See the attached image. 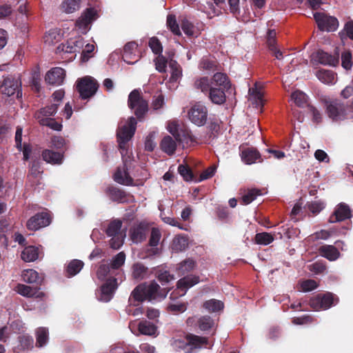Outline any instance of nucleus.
Here are the masks:
<instances>
[{
  "label": "nucleus",
  "mask_w": 353,
  "mask_h": 353,
  "mask_svg": "<svg viewBox=\"0 0 353 353\" xmlns=\"http://www.w3.org/2000/svg\"><path fill=\"white\" fill-rule=\"evenodd\" d=\"M137 126L136 119L131 117L127 121H121L117 130V138L123 161V167L119 168L114 174L116 182L125 185H132L133 180L128 172V164L131 161L130 156H127L126 143L134 135Z\"/></svg>",
  "instance_id": "f257e3e1"
},
{
  "label": "nucleus",
  "mask_w": 353,
  "mask_h": 353,
  "mask_svg": "<svg viewBox=\"0 0 353 353\" xmlns=\"http://www.w3.org/2000/svg\"><path fill=\"white\" fill-rule=\"evenodd\" d=\"M168 294L166 289H161L160 286L155 282L150 284L142 283L137 285L132 292L130 298L138 302H143L145 300L156 301L164 299Z\"/></svg>",
  "instance_id": "f03ea898"
},
{
  "label": "nucleus",
  "mask_w": 353,
  "mask_h": 353,
  "mask_svg": "<svg viewBox=\"0 0 353 353\" xmlns=\"http://www.w3.org/2000/svg\"><path fill=\"white\" fill-rule=\"evenodd\" d=\"M208 343V339L194 334H188L183 339H176L173 345L178 351L183 353H193L195 350L200 349Z\"/></svg>",
  "instance_id": "7ed1b4c3"
},
{
  "label": "nucleus",
  "mask_w": 353,
  "mask_h": 353,
  "mask_svg": "<svg viewBox=\"0 0 353 353\" xmlns=\"http://www.w3.org/2000/svg\"><path fill=\"white\" fill-rule=\"evenodd\" d=\"M128 106L134 110L138 118L143 116L148 110V103L141 96L139 90H132L128 96Z\"/></svg>",
  "instance_id": "20e7f679"
},
{
  "label": "nucleus",
  "mask_w": 353,
  "mask_h": 353,
  "mask_svg": "<svg viewBox=\"0 0 353 353\" xmlns=\"http://www.w3.org/2000/svg\"><path fill=\"white\" fill-rule=\"evenodd\" d=\"M98 88L99 83L92 77H85L77 82V89L80 94V97L83 99L92 97Z\"/></svg>",
  "instance_id": "39448f33"
},
{
  "label": "nucleus",
  "mask_w": 353,
  "mask_h": 353,
  "mask_svg": "<svg viewBox=\"0 0 353 353\" xmlns=\"http://www.w3.org/2000/svg\"><path fill=\"white\" fill-rule=\"evenodd\" d=\"M97 19V12L92 8L85 9L78 18L75 27L81 34H86L91 28L92 23Z\"/></svg>",
  "instance_id": "423d86ee"
},
{
  "label": "nucleus",
  "mask_w": 353,
  "mask_h": 353,
  "mask_svg": "<svg viewBox=\"0 0 353 353\" xmlns=\"http://www.w3.org/2000/svg\"><path fill=\"white\" fill-rule=\"evenodd\" d=\"M21 82L17 77H6L2 83L0 85V92L8 97L17 94V98L21 97Z\"/></svg>",
  "instance_id": "0eeeda50"
},
{
  "label": "nucleus",
  "mask_w": 353,
  "mask_h": 353,
  "mask_svg": "<svg viewBox=\"0 0 353 353\" xmlns=\"http://www.w3.org/2000/svg\"><path fill=\"white\" fill-rule=\"evenodd\" d=\"M190 121L197 126H203L208 119V109L201 103L193 105L188 112Z\"/></svg>",
  "instance_id": "6e6552de"
},
{
  "label": "nucleus",
  "mask_w": 353,
  "mask_h": 353,
  "mask_svg": "<svg viewBox=\"0 0 353 353\" xmlns=\"http://www.w3.org/2000/svg\"><path fill=\"white\" fill-rule=\"evenodd\" d=\"M314 19L320 30L327 32H332L337 29L339 22L336 18L328 16L323 12L314 14Z\"/></svg>",
  "instance_id": "1a4fd4ad"
},
{
  "label": "nucleus",
  "mask_w": 353,
  "mask_h": 353,
  "mask_svg": "<svg viewBox=\"0 0 353 353\" xmlns=\"http://www.w3.org/2000/svg\"><path fill=\"white\" fill-rule=\"evenodd\" d=\"M327 114L333 121H340L345 118L347 109L345 105L335 100L327 103Z\"/></svg>",
  "instance_id": "9d476101"
},
{
  "label": "nucleus",
  "mask_w": 353,
  "mask_h": 353,
  "mask_svg": "<svg viewBox=\"0 0 353 353\" xmlns=\"http://www.w3.org/2000/svg\"><path fill=\"white\" fill-rule=\"evenodd\" d=\"M334 304V296L331 293L318 294L310 299V305L314 310H327Z\"/></svg>",
  "instance_id": "9b49d317"
},
{
  "label": "nucleus",
  "mask_w": 353,
  "mask_h": 353,
  "mask_svg": "<svg viewBox=\"0 0 353 353\" xmlns=\"http://www.w3.org/2000/svg\"><path fill=\"white\" fill-rule=\"evenodd\" d=\"M50 217L46 213H38L32 216L26 223L27 228L30 230L36 231L50 224Z\"/></svg>",
  "instance_id": "f8f14e48"
},
{
  "label": "nucleus",
  "mask_w": 353,
  "mask_h": 353,
  "mask_svg": "<svg viewBox=\"0 0 353 353\" xmlns=\"http://www.w3.org/2000/svg\"><path fill=\"white\" fill-rule=\"evenodd\" d=\"M65 78V71L59 67L52 68L46 74V81L53 85H59L63 83Z\"/></svg>",
  "instance_id": "ddd939ff"
},
{
  "label": "nucleus",
  "mask_w": 353,
  "mask_h": 353,
  "mask_svg": "<svg viewBox=\"0 0 353 353\" xmlns=\"http://www.w3.org/2000/svg\"><path fill=\"white\" fill-rule=\"evenodd\" d=\"M199 282V278L196 276H188L181 279L177 283L176 293L178 296H184L188 290Z\"/></svg>",
  "instance_id": "4468645a"
},
{
  "label": "nucleus",
  "mask_w": 353,
  "mask_h": 353,
  "mask_svg": "<svg viewBox=\"0 0 353 353\" xmlns=\"http://www.w3.org/2000/svg\"><path fill=\"white\" fill-rule=\"evenodd\" d=\"M117 286L116 279H108L101 288V296L99 299L104 302L110 301Z\"/></svg>",
  "instance_id": "2eb2a0df"
},
{
  "label": "nucleus",
  "mask_w": 353,
  "mask_h": 353,
  "mask_svg": "<svg viewBox=\"0 0 353 353\" xmlns=\"http://www.w3.org/2000/svg\"><path fill=\"white\" fill-rule=\"evenodd\" d=\"M352 216L351 210L348 205L340 203L336 208L334 213L330 217V223H336L350 219Z\"/></svg>",
  "instance_id": "dca6fc26"
},
{
  "label": "nucleus",
  "mask_w": 353,
  "mask_h": 353,
  "mask_svg": "<svg viewBox=\"0 0 353 353\" xmlns=\"http://www.w3.org/2000/svg\"><path fill=\"white\" fill-rule=\"evenodd\" d=\"M168 132L173 136L178 143H188L190 139L189 132L179 128L176 122H170L167 128Z\"/></svg>",
  "instance_id": "f3484780"
},
{
  "label": "nucleus",
  "mask_w": 353,
  "mask_h": 353,
  "mask_svg": "<svg viewBox=\"0 0 353 353\" xmlns=\"http://www.w3.org/2000/svg\"><path fill=\"white\" fill-rule=\"evenodd\" d=\"M15 291L19 294L26 297L42 299L44 296V293L39 291L37 288H32L24 284H18L15 287Z\"/></svg>",
  "instance_id": "a211bd4d"
},
{
  "label": "nucleus",
  "mask_w": 353,
  "mask_h": 353,
  "mask_svg": "<svg viewBox=\"0 0 353 353\" xmlns=\"http://www.w3.org/2000/svg\"><path fill=\"white\" fill-rule=\"evenodd\" d=\"M161 238V234L158 228H152L149 239V245L152 248L148 250V256H153L159 254V249L157 248Z\"/></svg>",
  "instance_id": "6ab92c4d"
},
{
  "label": "nucleus",
  "mask_w": 353,
  "mask_h": 353,
  "mask_svg": "<svg viewBox=\"0 0 353 353\" xmlns=\"http://www.w3.org/2000/svg\"><path fill=\"white\" fill-rule=\"evenodd\" d=\"M148 227L143 224H139L132 227L130 230V238L135 243L142 242L146 239Z\"/></svg>",
  "instance_id": "aec40b11"
},
{
  "label": "nucleus",
  "mask_w": 353,
  "mask_h": 353,
  "mask_svg": "<svg viewBox=\"0 0 353 353\" xmlns=\"http://www.w3.org/2000/svg\"><path fill=\"white\" fill-rule=\"evenodd\" d=\"M177 142L175 138L167 135L162 139L160 148L167 154L172 155L176 151Z\"/></svg>",
  "instance_id": "412c9836"
},
{
  "label": "nucleus",
  "mask_w": 353,
  "mask_h": 353,
  "mask_svg": "<svg viewBox=\"0 0 353 353\" xmlns=\"http://www.w3.org/2000/svg\"><path fill=\"white\" fill-rule=\"evenodd\" d=\"M83 45L84 41L82 37L71 38L63 46V50L67 53L79 52L83 47Z\"/></svg>",
  "instance_id": "4be33fe9"
},
{
  "label": "nucleus",
  "mask_w": 353,
  "mask_h": 353,
  "mask_svg": "<svg viewBox=\"0 0 353 353\" xmlns=\"http://www.w3.org/2000/svg\"><path fill=\"white\" fill-rule=\"evenodd\" d=\"M224 90L221 88L211 87L208 93L210 101L214 104L221 105L224 103L226 99Z\"/></svg>",
  "instance_id": "5701e85b"
},
{
  "label": "nucleus",
  "mask_w": 353,
  "mask_h": 353,
  "mask_svg": "<svg viewBox=\"0 0 353 353\" xmlns=\"http://www.w3.org/2000/svg\"><path fill=\"white\" fill-rule=\"evenodd\" d=\"M138 45L134 41L128 42L126 43L123 48V59L125 62L129 64H134L137 61H131L130 59L136 57Z\"/></svg>",
  "instance_id": "b1692460"
},
{
  "label": "nucleus",
  "mask_w": 353,
  "mask_h": 353,
  "mask_svg": "<svg viewBox=\"0 0 353 353\" xmlns=\"http://www.w3.org/2000/svg\"><path fill=\"white\" fill-rule=\"evenodd\" d=\"M241 157L244 163L250 165L255 163L261 157V155L256 149L247 148L241 150Z\"/></svg>",
  "instance_id": "393cba45"
},
{
  "label": "nucleus",
  "mask_w": 353,
  "mask_h": 353,
  "mask_svg": "<svg viewBox=\"0 0 353 353\" xmlns=\"http://www.w3.org/2000/svg\"><path fill=\"white\" fill-rule=\"evenodd\" d=\"M148 268L141 263H136L132 266V277L137 281L145 279L148 277Z\"/></svg>",
  "instance_id": "a878e982"
},
{
  "label": "nucleus",
  "mask_w": 353,
  "mask_h": 353,
  "mask_svg": "<svg viewBox=\"0 0 353 353\" xmlns=\"http://www.w3.org/2000/svg\"><path fill=\"white\" fill-rule=\"evenodd\" d=\"M319 252L321 256L331 261L336 260L340 256L339 250L334 245H331L321 246L319 248Z\"/></svg>",
  "instance_id": "bb28decb"
},
{
  "label": "nucleus",
  "mask_w": 353,
  "mask_h": 353,
  "mask_svg": "<svg viewBox=\"0 0 353 353\" xmlns=\"http://www.w3.org/2000/svg\"><path fill=\"white\" fill-rule=\"evenodd\" d=\"M316 59L321 64L336 65L339 63L338 57L332 56L323 50L316 52Z\"/></svg>",
  "instance_id": "cd10ccee"
},
{
  "label": "nucleus",
  "mask_w": 353,
  "mask_h": 353,
  "mask_svg": "<svg viewBox=\"0 0 353 353\" xmlns=\"http://www.w3.org/2000/svg\"><path fill=\"white\" fill-rule=\"evenodd\" d=\"M188 246V239L185 236L178 235L172 241V250L179 252L184 251Z\"/></svg>",
  "instance_id": "c85d7f7f"
},
{
  "label": "nucleus",
  "mask_w": 353,
  "mask_h": 353,
  "mask_svg": "<svg viewBox=\"0 0 353 353\" xmlns=\"http://www.w3.org/2000/svg\"><path fill=\"white\" fill-rule=\"evenodd\" d=\"M43 159L47 163L52 164L61 163L63 155L59 152H53L50 150H46L42 153Z\"/></svg>",
  "instance_id": "c756f323"
},
{
  "label": "nucleus",
  "mask_w": 353,
  "mask_h": 353,
  "mask_svg": "<svg viewBox=\"0 0 353 353\" xmlns=\"http://www.w3.org/2000/svg\"><path fill=\"white\" fill-rule=\"evenodd\" d=\"M39 257L38 248L34 246H28L21 252V259L26 262L34 261Z\"/></svg>",
  "instance_id": "7c9ffc66"
},
{
  "label": "nucleus",
  "mask_w": 353,
  "mask_h": 353,
  "mask_svg": "<svg viewBox=\"0 0 353 353\" xmlns=\"http://www.w3.org/2000/svg\"><path fill=\"white\" fill-rule=\"evenodd\" d=\"M196 324L199 328L204 332L213 330L215 327L214 320L208 316L199 318L196 321Z\"/></svg>",
  "instance_id": "2f4dec72"
},
{
  "label": "nucleus",
  "mask_w": 353,
  "mask_h": 353,
  "mask_svg": "<svg viewBox=\"0 0 353 353\" xmlns=\"http://www.w3.org/2000/svg\"><path fill=\"white\" fill-rule=\"evenodd\" d=\"M214 83L215 85L222 89L225 90L230 88V81H228L227 75L221 72H217L214 74L212 79V84Z\"/></svg>",
  "instance_id": "473e14b6"
},
{
  "label": "nucleus",
  "mask_w": 353,
  "mask_h": 353,
  "mask_svg": "<svg viewBox=\"0 0 353 353\" xmlns=\"http://www.w3.org/2000/svg\"><path fill=\"white\" fill-rule=\"evenodd\" d=\"M196 262L192 259H187L177 265L176 270L179 274H185L194 269Z\"/></svg>",
  "instance_id": "72a5a7b5"
},
{
  "label": "nucleus",
  "mask_w": 353,
  "mask_h": 353,
  "mask_svg": "<svg viewBox=\"0 0 353 353\" xmlns=\"http://www.w3.org/2000/svg\"><path fill=\"white\" fill-rule=\"evenodd\" d=\"M249 94L250 100L255 105L256 108H261L263 105V93L261 90H259L256 88H250Z\"/></svg>",
  "instance_id": "f704fd0d"
},
{
  "label": "nucleus",
  "mask_w": 353,
  "mask_h": 353,
  "mask_svg": "<svg viewBox=\"0 0 353 353\" xmlns=\"http://www.w3.org/2000/svg\"><path fill=\"white\" fill-rule=\"evenodd\" d=\"M81 0H64L61 6L63 12L72 13L79 10Z\"/></svg>",
  "instance_id": "c9c22d12"
},
{
  "label": "nucleus",
  "mask_w": 353,
  "mask_h": 353,
  "mask_svg": "<svg viewBox=\"0 0 353 353\" xmlns=\"http://www.w3.org/2000/svg\"><path fill=\"white\" fill-rule=\"evenodd\" d=\"M139 331L142 334L152 336L156 334L157 327L150 322L143 321L139 323Z\"/></svg>",
  "instance_id": "e433bc0d"
},
{
  "label": "nucleus",
  "mask_w": 353,
  "mask_h": 353,
  "mask_svg": "<svg viewBox=\"0 0 353 353\" xmlns=\"http://www.w3.org/2000/svg\"><path fill=\"white\" fill-rule=\"evenodd\" d=\"M22 279L28 283H39L40 277L37 272L34 270H25L22 272Z\"/></svg>",
  "instance_id": "4c0bfd02"
},
{
  "label": "nucleus",
  "mask_w": 353,
  "mask_h": 353,
  "mask_svg": "<svg viewBox=\"0 0 353 353\" xmlns=\"http://www.w3.org/2000/svg\"><path fill=\"white\" fill-rule=\"evenodd\" d=\"M83 266V263L77 259L71 261L66 269V272L68 276H72L78 274Z\"/></svg>",
  "instance_id": "58836bf2"
},
{
  "label": "nucleus",
  "mask_w": 353,
  "mask_h": 353,
  "mask_svg": "<svg viewBox=\"0 0 353 353\" xmlns=\"http://www.w3.org/2000/svg\"><path fill=\"white\" fill-rule=\"evenodd\" d=\"M316 77L321 82L326 84L333 83L335 79L334 72L330 70H319L316 72Z\"/></svg>",
  "instance_id": "ea45409f"
},
{
  "label": "nucleus",
  "mask_w": 353,
  "mask_h": 353,
  "mask_svg": "<svg viewBox=\"0 0 353 353\" xmlns=\"http://www.w3.org/2000/svg\"><path fill=\"white\" fill-rule=\"evenodd\" d=\"M59 103H53L51 105L47 106L40 110V112L36 114L37 119H41L42 117L50 118V117L54 115L57 111Z\"/></svg>",
  "instance_id": "a19ab883"
},
{
  "label": "nucleus",
  "mask_w": 353,
  "mask_h": 353,
  "mask_svg": "<svg viewBox=\"0 0 353 353\" xmlns=\"http://www.w3.org/2000/svg\"><path fill=\"white\" fill-rule=\"evenodd\" d=\"M122 226V222L120 220L116 219L111 221L106 230V234L108 236H115L119 234H123L121 232V228Z\"/></svg>",
  "instance_id": "79ce46f5"
},
{
  "label": "nucleus",
  "mask_w": 353,
  "mask_h": 353,
  "mask_svg": "<svg viewBox=\"0 0 353 353\" xmlns=\"http://www.w3.org/2000/svg\"><path fill=\"white\" fill-rule=\"evenodd\" d=\"M291 99L299 107H303L307 103V95L300 90H296L291 94Z\"/></svg>",
  "instance_id": "37998d69"
},
{
  "label": "nucleus",
  "mask_w": 353,
  "mask_h": 353,
  "mask_svg": "<svg viewBox=\"0 0 353 353\" xmlns=\"http://www.w3.org/2000/svg\"><path fill=\"white\" fill-rule=\"evenodd\" d=\"M194 87L196 89L200 90L202 92L208 94L212 85V83H210L209 79L204 77H201L195 81Z\"/></svg>",
  "instance_id": "c03bdc74"
},
{
  "label": "nucleus",
  "mask_w": 353,
  "mask_h": 353,
  "mask_svg": "<svg viewBox=\"0 0 353 353\" xmlns=\"http://www.w3.org/2000/svg\"><path fill=\"white\" fill-rule=\"evenodd\" d=\"M203 307L208 312H219L223 308V303L216 299H210L203 303Z\"/></svg>",
  "instance_id": "a18cd8bd"
},
{
  "label": "nucleus",
  "mask_w": 353,
  "mask_h": 353,
  "mask_svg": "<svg viewBox=\"0 0 353 353\" xmlns=\"http://www.w3.org/2000/svg\"><path fill=\"white\" fill-rule=\"evenodd\" d=\"M169 67L171 70L170 79L173 81H176L182 75V71L179 63L174 60H170L169 62Z\"/></svg>",
  "instance_id": "49530a36"
},
{
  "label": "nucleus",
  "mask_w": 353,
  "mask_h": 353,
  "mask_svg": "<svg viewBox=\"0 0 353 353\" xmlns=\"http://www.w3.org/2000/svg\"><path fill=\"white\" fill-rule=\"evenodd\" d=\"M48 340V331L46 327H40L37 331V345L42 347Z\"/></svg>",
  "instance_id": "de8ad7c7"
},
{
  "label": "nucleus",
  "mask_w": 353,
  "mask_h": 353,
  "mask_svg": "<svg viewBox=\"0 0 353 353\" xmlns=\"http://www.w3.org/2000/svg\"><path fill=\"white\" fill-rule=\"evenodd\" d=\"M255 241L258 244L267 245L274 241V237L270 233L261 232L256 234Z\"/></svg>",
  "instance_id": "09e8293b"
},
{
  "label": "nucleus",
  "mask_w": 353,
  "mask_h": 353,
  "mask_svg": "<svg viewBox=\"0 0 353 353\" xmlns=\"http://www.w3.org/2000/svg\"><path fill=\"white\" fill-rule=\"evenodd\" d=\"M110 197L113 201L119 202V203H125L128 201L126 199V194L117 188H112L110 190Z\"/></svg>",
  "instance_id": "8fccbe9b"
},
{
  "label": "nucleus",
  "mask_w": 353,
  "mask_h": 353,
  "mask_svg": "<svg viewBox=\"0 0 353 353\" xmlns=\"http://www.w3.org/2000/svg\"><path fill=\"white\" fill-rule=\"evenodd\" d=\"M38 121L41 125L48 126L54 130L59 131L61 130V124L52 119L42 117L38 119Z\"/></svg>",
  "instance_id": "3c124183"
},
{
  "label": "nucleus",
  "mask_w": 353,
  "mask_h": 353,
  "mask_svg": "<svg viewBox=\"0 0 353 353\" xmlns=\"http://www.w3.org/2000/svg\"><path fill=\"white\" fill-rule=\"evenodd\" d=\"M59 38L60 35L57 31L52 30L45 34L43 40L45 43L51 46L57 43L59 40Z\"/></svg>",
  "instance_id": "603ef678"
},
{
  "label": "nucleus",
  "mask_w": 353,
  "mask_h": 353,
  "mask_svg": "<svg viewBox=\"0 0 353 353\" xmlns=\"http://www.w3.org/2000/svg\"><path fill=\"white\" fill-rule=\"evenodd\" d=\"M299 286V291L307 292L315 290L318 287V284L314 280L308 279L301 281Z\"/></svg>",
  "instance_id": "864d4df0"
},
{
  "label": "nucleus",
  "mask_w": 353,
  "mask_h": 353,
  "mask_svg": "<svg viewBox=\"0 0 353 353\" xmlns=\"http://www.w3.org/2000/svg\"><path fill=\"white\" fill-rule=\"evenodd\" d=\"M167 26L176 35H180L181 32L174 15L169 14L167 17Z\"/></svg>",
  "instance_id": "5fc2aeb1"
},
{
  "label": "nucleus",
  "mask_w": 353,
  "mask_h": 353,
  "mask_svg": "<svg viewBox=\"0 0 353 353\" xmlns=\"http://www.w3.org/2000/svg\"><path fill=\"white\" fill-rule=\"evenodd\" d=\"M155 138H156V132H150L149 134L146 137L145 141V149L146 150L152 152L154 150V148L157 146V143L154 141Z\"/></svg>",
  "instance_id": "6e6d98bb"
},
{
  "label": "nucleus",
  "mask_w": 353,
  "mask_h": 353,
  "mask_svg": "<svg viewBox=\"0 0 353 353\" xmlns=\"http://www.w3.org/2000/svg\"><path fill=\"white\" fill-rule=\"evenodd\" d=\"M259 194V190L256 189L250 190L245 195L242 196V203L245 205H248L252 202Z\"/></svg>",
  "instance_id": "4d7b16f0"
},
{
  "label": "nucleus",
  "mask_w": 353,
  "mask_h": 353,
  "mask_svg": "<svg viewBox=\"0 0 353 353\" xmlns=\"http://www.w3.org/2000/svg\"><path fill=\"white\" fill-rule=\"evenodd\" d=\"M125 255L123 252L117 254L112 259L110 266L112 270L119 269L125 262Z\"/></svg>",
  "instance_id": "13d9d810"
},
{
  "label": "nucleus",
  "mask_w": 353,
  "mask_h": 353,
  "mask_svg": "<svg viewBox=\"0 0 353 353\" xmlns=\"http://www.w3.org/2000/svg\"><path fill=\"white\" fill-rule=\"evenodd\" d=\"M110 265L103 264L101 265L97 270V276L99 279L103 280L108 275L112 274Z\"/></svg>",
  "instance_id": "bf43d9fd"
},
{
  "label": "nucleus",
  "mask_w": 353,
  "mask_h": 353,
  "mask_svg": "<svg viewBox=\"0 0 353 353\" xmlns=\"http://www.w3.org/2000/svg\"><path fill=\"white\" fill-rule=\"evenodd\" d=\"M149 46L152 52L156 54H159L162 52V46L159 40L156 37H152L149 41Z\"/></svg>",
  "instance_id": "052dcab7"
},
{
  "label": "nucleus",
  "mask_w": 353,
  "mask_h": 353,
  "mask_svg": "<svg viewBox=\"0 0 353 353\" xmlns=\"http://www.w3.org/2000/svg\"><path fill=\"white\" fill-rule=\"evenodd\" d=\"M125 236V234L111 236L112 239L110 241L111 248L114 250L119 249L123 243Z\"/></svg>",
  "instance_id": "680f3d73"
},
{
  "label": "nucleus",
  "mask_w": 353,
  "mask_h": 353,
  "mask_svg": "<svg viewBox=\"0 0 353 353\" xmlns=\"http://www.w3.org/2000/svg\"><path fill=\"white\" fill-rule=\"evenodd\" d=\"M178 172L184 179V180L188 181L192 180L193 174L192 173V171L186 165H180L178 168Z\"/></svg>",
  "instance_id": "e2e57ef3"
},
{
  "label": "nucleus",
  "mask_w": 353,
  "mask_h": 353,
  "mask_svg": "<svg viewBox=\"0 0 353 353\" xmlns=\"http://www.w3.org/2000/svg\"><path fill=\"white\" fill-rule=\"evenodd\" d=\"M19 340L22 349H28L33 346V339L30 336L23 334L19 336Z\"/></svg>",
  "instance_id": "0e129e2a"
},
{
  "label": "nucleus",
  "mask_w": 353,
  "mask_h": 353,
  "mask_svg": "<svg viewBox=\"0 0 353 353\" xmlns=\"http://www.w3.org/2000/svg\"><path fill=\"white\" fill-rule=\"evenodd\" d=\"M325 208V204L321 201H316L308 204L309 210L314 214L319 213Z\"/></svg>",
  "instance_id": "69168bd1"
},
{
  "label": "nucleus",
  "mask_w": 353,
  "mask_h": 353,
  "mask_svg": "<svg viewBox=\"0 0 353 353\" xmlns=\"http://www.w3.org/2000/svg\"><path fill=\"white\" fill-rule=\"evenodd\" d=\"M156 70L159 72H164L166 70L167 61L163 56H158L154 59Z\"/></svg>",
  "instance_id": "338daca9"
},
{
  "label": "nucleus",
  "mask_w": 353,
  "mask_h": 353,
  "mask_svg": "<svg viewBox=\"0 0 353 353\" xmlns=\"http://www.w3.org/2000/svg\"><path fill=\"white\" fill-rule=\"evenodd\" d=\"M187 309V305L184 303H170L168 310L172 312H183Z\"/></svg>",
  "instance_id": "774afa93"
}]
</instances>
